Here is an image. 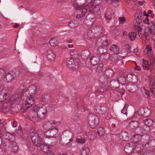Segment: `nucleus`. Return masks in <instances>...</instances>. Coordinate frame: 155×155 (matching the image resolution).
I'll list each match as a JSON object with an SVG mask.
<instances>
[{
    "instance_id": "f257e3e1",
    "label": "nucleus",
    "mask_w": 155,
    "mask_h": 155,
    "mask_svg": "<svg viewBox=\"0 0 155 155\" xmlns=\"http://www.w3.org/2000/svg\"><path fill=\"white\" fill-rule=\"evenodd\" d=\"M48 111L46 107L43 105H35L28 113L29 118L33 121L38 119H44L46 116Z\"/></svg>"
},
{
    "instance_id": "f03ea898",
    "label": "nucleus",
    "mask_w": 155,
    "mask_h": 155,
    "mask_svg": "<svg viewBox=\"0 0 155 155\" xmlns=\"http://www.w3.org/2000/svg\"><path fill=\"white\" fill-rule=\"evenodd\" d=\"M96 44L97 51L100 54H102L103 53L104 48L107 45L108 42L106 37L102 36L97 39Z\"/></svg>"
},
{
    "instance_id": "7ed1b4c3",
    "label": "nucleus",
    "mask_w": 155,
    "mask_h": 155,
    "mask_svg": "<svg viewBox=\"0 0 155 155\" xmlns=\"http://www.w3.org/2000/svg\"><path fill=\"white\" fill-rule=\"evenodd\" d=\"M61 124L60 121L51 120L44 122L42 125L43 129L48 130L59 126Z\"/></svg>"
},
{
    "instance_id": "20e7f679",
    "label": "nucleus",
    "mask_w": 155,
    "mask_h": 155,
    "mask_svg": "<svg viewBox=\"0 0 155 155\" xmlns=\"http://www.w3.org/2000/svg\"><path fill=\"white\" fill-rule=\"evenodd\" d=\"M19 88L20 89V91H17L16 93L10 98L11 101L14 102L16 103H18L21 101L23 91L25 88V84H24L23 85L21 86Z\"/></svg>"
},
{
    "instance_id": "39448f33",
    "label": "nucleus",
    "mask_w": 155,
    "mask_h": 155,
    "mask_svg": "<svg viewBox=\"0 0 155 155\" xmlns=\"http://www.w3.org/2000/svg\"><path fill=\"white\" fill-rule=\"evenodd\" d=\"M143 15L141 11H138L135 14V18L134 21V28L135 29H142L140 23L142 22Z\"/></svg>"
},
{
    "instance_id": "423d86ee",
    "label": "nucleus",
    "mask_w": 155,
    "mask_h": 155,
    "mask_svg": "<svg viewBox=\"0 0 155 155\" xmlns=\"http://www.w3.org/2000/svg\"><path fill=\"white\" fill-rule=\"evenodd\" d=\"M88 120L89 125L92 129L95 128L99 123V118L95 115L89 114L88 116Z\"/></svg>"
},
{
    "instance_id": "0eeeda50",
    "label": "nucleus",
    "mask_w": 155,
    "mask_h": 155,
    "mask_svg": "<svg viewBox=\"0 0 155 155\" xmlns=\"http://www.w3.org/2000/svg\"><path fill=\"white\" fill-rule=\"evenodd\" d=\"M31 140L35 144L37 147H39L41 143L42 140L39 135L35 133L34 129H32L30 131Z\"/></svg>"
},
{
    "instance_id": "6e6552de",
    "label": "nucleus",
    "mask_w": 155,
    "mask_h": 155,
    "mask_svg": "<svg viewBox=\"0 0 155 155\" xmlns=\"http://www.w3.org/2000/svg\"><path fill=\"white\" fill-rule=\"evenodd\" d=\"M60 133L57 127L47 130L45 133L46 138H56L58 137Z\"/></svg>"
},
{
    "instance_id": "1a4fd4ad",
    "label": "nucleus",
    "mask_w": 155,
    "mask_h": 155,
    "mask_svg": "<svg viewBox=\"0 0 155 155\" xmlns=\"http://www.w3.org/2000/svg\"><path fill=\"white\" fill-rule=\"evenodd\" d=\"M36 87L34 85L29 86L24 93L26 96H35L36 93Z\"/></svg>"
},
{
    "instance_id": "9d476101",
    "label": "nucleus",
    "mask_w": 155,
    "mask_h": 155,
    "mask_svg": "<svg viewBox=\"0 0 155 155\" xmlns=\"http://www.w3.org/2000/svg\"><path fill=\"white\" fill-rule=\"evenodd\" d=\"M67 65L68 67L73 70L76 69L78 68L77 63H75L73 59L70 58L67 59Z\"/></svg>"
},
{
    "instance_id": "9b49d317",
    "label": "nucleus",
    "mask_w": 155,
    "mask_h": 155,
    "mask_svg": "<svg viewBox=\"0 0 155 155\" xmlns=\"http://www.w3.org/2000/svg\"><path fill=\"white\" fill-rule=\"evenodd\" d=\"M27 98L26 101L25 107L26 108L31 107L35 102V99L34 96H26Z\"/></svg>"
},
{
    "instance_id": "f8f14e48",
    "label": "nucleus",
    "mask_w": 155,
    "mask_h": 155,
    "mask_svg": "<svg viewBox=\"0 0 155 155\" xmlns=\"http://www.w3.org/2000/svg\"><path fill=\"white\" fill-rule=\"evenodd\" d=\"M144 52L146 56L148 57L150 59L152 58L153 53L152 51L151 47L150 45H148L146 46Z\"/></svg>"
},
{
    "instance_id": "ddd939ff",
    "label": "nucleus",
    "mask_w": 155,
    "mask_h": 155,
    "mask_svg": "<svg viewBox=\"0 0 155 155\" xmlns=\"http://www.w3.org/2000/svg\"><path fill=\"white\" fill-rule=\"evenodd\" d=\"M8 94V90L5 88H0V102L6 98Z\"/></svg>"
},
{
    "instance_id": "4468645a",
    "label": "nucleus",
    "mask_w": 155,
    "mask_h": 155,
    "mask_svg": "<svg viewBox=\"0 0 155 155\" xmlns=\"http://www.w3.org/2000/svg\"><path fill=\"white\" fill-rule=\"evenodd\" d=\"M46 56L50 61H54L55 59V55L53 51L51 50H48L46 53Z\"/></svg>"
},
{
    "instance_id": "2eb2a0df",
    "label": "nucleus",
    "mask_w": 155,
    "mask_h": 155,
    "mask_svg": "<svg viewBox=\"0 0 155 155\" xmlns=\"http://www.w3.org/2000/svg\"><path fill=\"white\" fill-rule=\"evenodd\" d=\"M73 5L75 8L77 10H79L81 8H82V12L81 14V15L82 17H83L85 15L87 12V9H88V8H87V5L85 7H84V6L83 5H81V7H79V5L77 4L76 5V6H74V4Z\"/></svg>"
},
{
    "instance_id": "dca6fc26",
    "label": "nucleus",
    "mask_w": 155,
    "mask_h": 155,
    "mask_svg": "<svg viewBox=\"0 0 155 155\" xmlns=\"http://www.w3.org/2000/svg\"><path fill=\"white\" fill-rule=\"evenodd\" d=\"M150 110L147 107H145L141 110L140 113L142 115L145 117H148L150 114Z\"/></svg>"
},
{
    "instance_id": "f3484780",
    "label": "nucleus",
    "mask_w": 155,
    "mask_h": 155,
    "mask_svg": "<svg viewBox=\"0 0 155 155\" xmlns=\"http://www.w3.org/2000/svg\"><path fill=\"white\" fill-rule=\"evenodd\" d=\"M99 61V58L96 55L91 57L90 59L91 64L93 66H95L97 65Z\"/></svg>"
},
{
    "instance_id": "a211bd4d",
    "label": "nucleus",
    "mask_w": 155,
    "mask_h": 155,
    "mask_svg": "<svg viewBox=\"0 0 155 155\" xmlns=\"http://www.w3.org/2000/svg\"><path fill=\"white\" fill-rule=\"evenodd\" d=\"M112 14V10L110 9H108L105 13V18L107 21L111 18Z\"/></svg>"
},
{
    "instance_id": "6ab92c4d",
    "label": "nucleus",
    "mask_w": 155,
    "mask_h": 155,
    "mask_svg": "<svg viewBox=\"0 0 155 155\" xmlns=\"http://www.w3.org/2000/svg\"><path fill=\"white\" fill-rule=\"evenodd\" d=\"M101 7H100L99 6H96L92 13L95 15V17H99V16L101 15Z\"/></svg>"
},
{
    "instance_id": "aec40b11",
    "label": "nucleus",
    "mask_w": 155,
    "mask_h": 155,
    "mask_svg": "<svg viewBox=\"0 0 155 155\" xmlns=\"http://www.w3.org/2000/svg\"><path fill=\"white\" fill-rule=\"evenodd\" d=\"M49 43L51 46L56 47L58 44V40L56 38H52L49 41Z\"/></svg>"
},
{
    "instance_id": "412c9836",
    "label": "nucleus",
    "mask_w": 155,
    "mask_h": 155,
    "mask_svg": "<svg viewBox=\"0 0 155 155\" xmlns=\"http://www.w3.org/2000/svg\"><path fill=\"white\" fill-rule=\"evenodd\" d=\"M141 63L142 64L143 67L144 69L148 70L149 69V65L147 61L144 59H142L141 61Z\"/></svg>"
},
{
    "instance_id": "4be33fe9",
    "label": "nucleus",
    "mask_w": 155,
    "mask_h": 155,
    "mask_svg": "<svg viewBox=\"0 0 155 155\" xmlns=\"http://www.w3.org/2000/svg\"><path fill=\"white\" fill-rule=\"evenodd\" d=\"M145 126L151 127L154 124L153 121L151 119H146L143 121Z\"/></svg>"
},
{
    "instance_id": "5701e85b",
    "label": "nucleus",
    "mask_w": 155,
    "mask_h": 155,
    "mask_svg": "<svg viewBox=\"0 0 155 155\" xmlns=\"http://www.w3.org/2000/svg\"><path fill=\"white\" fill-rule=\"evenodd\" d=\"M142 30H139L138 33L139 34H142ZM143 35L145 37H146L148 35L150 34L153 33V31H152V30H143Z\"/></svg>"
},
{
    "instance_id": "b1692460",
    "label": "nucleus",
    "mask_w": 155,
    "mask_h": 155,
    "mask_svg": "<svg viewBox=\"0 0 155 155\" xmlns=\"http://www.w3.org/2000/svg\"><path fill=\"white\" fill-rule=\"evenodd\" d=\"M40 147L41 150L45 153L48 152L51 148L46 144H44L41 145L39 146Z\"/></svg>"
},
{
    "instance_id": "393cba45",
    "label": "nucleus",
    "mask_w": 155,
    "mask_h": 155,
    "mask_svg": "<svg viewBox=\"0 0 155 155\" xmlns=\"http://www.w3.org/2000/svg\"><path fill=\"white\" fill-rule=\"evenodd\" d=\"M90 53L89 51L85 50L82 51L81 53V57L82 58L84 59H87L90 56Z\"/></svg>"
},
{
    "instance_id": "a878e982",
    "label": "nucleus",
    "mask_w": 155,
    "mask_h": 155,
    "mask_svg": "<svg viewBox=\"0 0 155 155\" xmlns=\"http://www.w3.org/2000/svg\"><path fill=\"white\" fill-rule=\"evenodd\" d=\"M5 138V139L11 141H13L15 139L14 135L9 133H6Z\"/></svg>"
},
{
    "instance_id": "bb28decb",
    "label": "nucleus",
    "mask_w": 155,
    "mask_h": 155,
    "mask_svg": "<svg viewBox=\"0 0 155 155\" xmlns=\"http://www.w3.org/2000/svg\"><path fill=\"white\" fill-rule=\"evenodd\" d=\"M13 78L14 76L12 74L9 73H8L5 75L4 80L6 82H9L12 81Z\"/></svg>"
},
{
    "instance_id": "cd10ccee",
    "label": "nucleus",
    "mask_w": 155,
    "mask_h": 155,
    "mask_svg": "<svg viewBox=\"0 0 155 155\" xmlns=\"http://www.w3.org/2000/svg\"><path fill=\"white\" fill-rule=\"evenodd\" d=\"M133 150L132 147L130 146V144L126 145L124 148V151L126 153L128 154L130 153Z\"/></svg>"
},
{
    "instance_id": "c85d7f7f",
    "label": "nucleus",
    "mask_w": 155,
    "mask_h": 155,
    "mask_svg": "<svg viewBox=\"0 0 155 155\" xmlns=\"http://www.w3.org/2000/svg\"><path fill=\"white\" fill-rule=\"evenodd\" d=\"M105 75L108 78H111L113 76L114 72L110 69H107L105 71Z\"/></svg>"
},
{
    "instance_id": "c756f323",
    "label": "nucleus",
    "mask_w": 155,
    "mask_h": 155,
    "mask_svg": "<svg viewBox=\"0 0 155 155\" xmlns=\"http://www.w3.org/2000/svg\"><path fill=\"white\" fill-rule=\"evenodd\" d=\"M95 109L97 113L100 114L102 112L105 110V107L102 105H98L96 107Z\"/></svg>"
},
{
    "instance_id": "7c9ffc66",
    "label": "nucleus",
    "mask_w": 155,
    "mask_h": 155,
    "mask_svg": "<svg viewBox=\"0 0 155 155\" xmlns=\"http://www.w3.org/2000/svg\"><path fill=\"white\" fill-rule=\"evenodd\" d=\"M129 126L133 130H136V128L138 127V124L137 121H133L130 122L129 124Z\"/></svg>"
},
{
    "instance_id": "2f4dec72",
    "label": "nucleus",
    "mask_w": 155,
    "mask_h": 155,
    "mask_svg": "<svg viewBox=\"0 0 155 155\" xmlns=\"http://www.w3.org/2000/svg\"><path fill=\"white\" fill-rule=\"evenodd\" d=\"M127 87L128 88H130L132 92L136 91L137 89V86L135 83L129 84L127 86Z\"/></svg>"
},
{
    "instance_id": "473e14b6",
    "label": "nucleus",
    "mask_w": 155,
    "mask_h": 155,
    "mask_svg": "<svg viewBox=\"0 0 155 155\" xmlns=\"http://www.w3.org/2000/svg\"><path fill=\"white\" fill-rule=\"evenodd\" d=\"M127 78H131V79L134 81L135 83H136L137 81V76L132 73L128 74L127 76Z\"/></svg>"
},
{
    "instance_id": "72a5a7b5",
    "label": "nucleus",
    "mask_w": 155,
    "mask_h": 155,
    "mask_svg": "<svg viewBox=\"0 0 155 155\" xmlns=\"http://www.w3.org/2000/svg\"><path fill=\"white\" fill-rule=\"evenodd\" d=\"M96 6L95 5H94L92 3H89L88 5H87V8H88V11L92 13Z\"/></svg>"
},
{
    "instance_id": "f704fd0d",
    "label": "nucleus",
    "mask_w": 155,
    "mask_h": 155,
    "mask_svg": "<svg viewBox=\"0 0 155 155\" xmlns=\"http://www.w3.org/2000/svg\"><path fill=\"white\" fill-rule=\"evenodd\" d=\"M120 138L123 141H127L129 138L127 136V134L126 133H123L121 134V136H120Z\"/></svg>"
},
{
    "instance_id": "c9c22d12",
    "label": "nucleus",
    "mask_w": 155,
    "mask_h": 155,
    "mask_svg": "<svg viewBox=\"0 0 155 155\" xmlns=\"http://www.w3.org/2000/svg\"><path fill=\"white\" fill-rule=\"evenodd\" d=\"M150 87L151 89L152 88L153 89V90H151L150 92V93H153L155 92L154 91H155V80H151L150 81Z\"/></svg>"
},
{
    "instance_id": "e433bc0d",
    "label": "nucleus",
    "mask_w": 155,
    "mask_h": 155,
    "mask_svg": "<svg viewBox=\"0 0 155 155\" xmlns=\"http://www.w3.org/2000/svg\"><path fill=\"white\" fill-rule=\"evenodd\" d=\"M90 153L89 148L86 147L84 148L81 151L82 155H88Z\"/></svg>"
},
{
    "instance_id": "4c0bfd02",
    "label": "nucleus",
    "mask_w": 155,
    "mask_h": 155,
    "mask_svg": "<svg viewBox=\"0 0 155 155\" xmlns=\"http://www.w3.org/2000/svg\"><path fill=\"white\" fill-rule=\"evenodd\" d=\"M136 35L137 34L135 32H131L129 33L128 37L131 41H133L135 39Z\"/></svg>"
},
{
    "instance_id": "58836bf2",
    "label": "nucleus",
    "mask_w": 155,
    "mask_h": 155,
    "mask_svg": "<svg viewBox=\"0 0 155 155\" xmlns=\"http://www.w3.org/2000/svg\"><path fill=\"white\" fill-rule=\"evenodd\" d=\"M78 53L76 50H72L70 52V55L74 58H76L78 57Z\"/></svg>"
},
{
    "instance_id": "ea45409f",
    "label": "nucleus",
    "mask_w": 155,
    "mask_h": 155,
    "mask_svg": "<svg viewBox=\"0 0 155 155\" xmlns=\"http://www.w3.org/2000/svg\"><path fill=\"white\" fill-rule=\"evenodd\" d=\"M97 133L99 136L102 137L104 135L105 131L102 128L99 127L98 129Z\"/></svg>"
},
{
    "instance_id": "a19ab883",
    "label": "nucleus",
    "mask_w": 155,
    "mask_h": 155,
    "mask_svg": "<svg viewBox=\"0 0 155 155\" xmlns=\"http://www.w3.org/2000/svg\"><path fill=\"white\" fill-rule=\"evenodd\" d=\"M110 50L111 51L115 52H117L119 50V48L118 46L115 45H113L111 46Z\"/></svg>"
},
{
    "instance_id": "79ce46f5",
    "label": "nucleus",
    "mask_w": 155,
    "mask_h": 155,
    "mask_svg": "<svg viewBox=\"0 0 155 155\" xmlns=\"http://www.w3.org/2000/svg\"><path fill=\"white\" fill-rule=\"evenodd\" d=\"M12 151L14 153H16L18 150V147L16 143H13Z\"/></svg>"
},
{
    "instance_id": "37998d69",
    "label": "nucleus",
    "mask_w": 155,
    "mask_h": 155,
    "mask_svg": "<svg viewBox=\"0 0 155 155\" xmlns=\"http://www.w3.org/2000/svg\"><path fill=\"white\" fill-rule=\"evenodd\" d=\"M103 67V64L102 63H100L98 65L96 71L99 72H101L102 71Z\"/></svg>"
},
{
    "instance_id": "c03bdc74",
    "label": "nucleus",
    "mask_w": 155,
    "mask_h": 155,
    "mask_svg": "<svg viewBox=\"0 0 155 155\" xmlns=\"http://www.w3.org/2000/svg\"><path fill=\"white\" fill-rule=\"evenodd\" d=\"M141 91L143 93L145 94L148 98H150V93L148 90H146L144 87H143L141 89Z\"/></svg>"
},
{
    "instance_id": "a18cd8bd",
    "label": "nucleus",
    "mask_w": 155,
    "mask_h": 155,
    "mask_svg": "<svg viewBox=\"0 0 155 155\" xmlns=\"http://www.w3.org/2000/svg\"><path fill=\"white\" fill-rule=\"evenodd\" d=\"M76 142L77 143L82 144L84 143L85 142V139L83 138H77L76 139Z\"/></svg>"
},
{
    "instance_id": "49530a36",
    "label": "nucleus",
    "mask_w": 155,
    "mask_h": 155,
    "mask_svg": "<svg viewBox=\"0 0 155 155\" xmlns=\"http://www.w3.org/2000/svg\"><path fill=\"white\" fill-rule=\"evenodd\" d=\"M149 29H155V24L153 22H150L148 23Z\"/></svg>"
},
{
    "instance_id": "de8ad7c7",
    "label": "nucleus",
    "mask_w": 155,
    "mask_h": 155,
    "mask_svg": "<svg viewBox=\"0 0 155 155\" xmlns=\"http://www.w3.org/2000/svg\"><path fill=\"white\" fill-rule=\"evenodd\" d=\"M128 106L127 105H125L124 106V108L121 110V113L124 114H126L127 109L128 108Z\"/></svg>"
},
{
    "instance_id": "09e8293b",
    "label": "nucleus",
    "mask_w": 155,
    "mask_h": 155,
    "mask_svg": "<svg viewBox=\"0 0 155 155\" xmlns=\"http://www.w3.org/2000/svg\"><path fill=\"white\" fill-rule=\"evenodd\" d=\"M119 22L120 24H123L126 21L125 18L124 17H120L119 18Z\"/></svg>"
},
{
    "instance_id": "8fccbe9b",
    "label": "nucleus",
    "mask_w": 155,
    "mask_h": 155,
    "mask_svg": "<svg viewBox=\"0 0 155 155\" xmlns=\"http://www.w3.org/2000/svg\"><path fill=\"white\" fill-rule=\"evenodd\" d=\"M150 64L151 65H155V56L150 59Z\"/></svg>"
},
{
    "instance_id": "3c124183",
    "label": "nucleus",
    "mask_w": 155,
    "mask_h": 155,
    "mask_svg": "<svg viewBox=\"0 0 155 155\" xmlns=\"http://www.w3.org/2000/svg\"><path fill=\"white\" fill-rule=\"evenodd\" d=\"M148 17H146L145 18V19L143 20V22L145 24H148V22L149 21V18H148Z\"/></svg>"
},
{
    "instance_id": "603ef678",
    "label": "nucleus",
    "mask_w": 155,
    "mask_h": 155,
    "mask_svg": "<svg viewBox=\"0 0 155 155\" xmlns=\"http://www.w3.org/2000/svg\"><path fill=\"white\" fill-rule=\"evenodd\" d=\"M46 153L48 154V155H54L52 151V150L51 148L50 150H49L48 152H47Z\"/></svg>"
},
{
    "instance_id": "864d4df0",
    "label": "nucleus",
    "mask_w": 155,
    "mask_h": 155,
    "mask_svg": "<svg viewBox=\"0 0 155 155\" xmlns=\"http://www.w3.org/2000/svg\"><path fill=\"white\" fill-rule=\"evenodd\" d=\"M17 122L15 121H13V122H12V125L13 127H15L17 126Z\"/></svg>"
},
{
    "instance_id": "5fc2aeb1",
    "label": "nucleus",
    "mask_w": 155,
    "mask_h": 155,
    "mask_svg": "<svg viewBox=\"0 0 155 155\" xmlns=\"http://www.w3.org/2000/svg\"><path fill=\"white\" fill-rule=\"evenodd\" d=\"M5 74V71L3 69H0V75H2Z\"/></svg>"
},
{
    "instance_id": "6e6d98bb",
    "label": "nucleus",
    "mask_w": 155,
    "mask_h": 155,
    "mask_svg": "<svg viewBox=\"0 0 155 155\" xmlns=\"http://www.w3.org/2000/svg\"><path fill=\"white\" fill-rule=\"evenodd\" d=\"M152 39L154 41V49L155 50V31H154V33L152 37Z\"/></svg>"
},
{
    "instance_id": "4d7b16f0",
    "label": "nucleus",
    "mask_w": 155,
    "mask_h": 155,
    "mask_svg": "<svg viewBox=\"0 0 155 155\" xmlns=\"http://www.w3.org/2000/svg\"><path fill=\"white\" fill-rule=\"evenodd\" d=\"M120 79V78H119L118 79V81H119V83H120L121 84H124V81H125L124 78L123 77L122 78V79L123 81H121V80Z\"/></svg>"
},
{
    "instance_id": "13d9d810",
    "label": "nucleus",
    "mask_w": 155,
    "mask_h": 155,
    "mask_svg": "<svg viewBox=\"0 0 155 155\" xmlns=\"http://www.w3.org/2000/svg\"><path fill=\"white\" fill-rule=\"evenodd\" d=\"M140 67L137 66L136 65V66L134 68V70H135L140 71Z\"/></svg>"
},
{
    "instance_id": "bf43d9fd",
    "label": "nucleus",
    "mask_w": 155,
    "mask_h": 155,
    "mask_svg": "<svg viewBox=\"0 0 155 155\" xmlns=\"http://www.w3.org/2000/svg\"><path fill=\"white\" fill-rule=\"evenodd\" d=\"M139 137V135H138V134H136V135H135V136H134V142H135L136 143H137V141H135L136 140V139L137 137Z\"/></svg>"
},
{
    "instance_id": "052dcab7",
    "label": "nucleus",
    "mask_w": 155,
    "mask_h": 155,
    "mask_svg": "<svg viewBox=\"0 0 155 155\" xmlns=\"http://www.w3.org/2000/svg\"><path fill=\"white\" fill-rule=\"evenodd\" d=\"M144 2H145L144 1H142V2H140V1H138V4L140 5V6H141V5H142L144 3Z\"/></svg>"
},
{
    "instance_id": "680f3d73",
    "label": "nucleus",
    "mask_w": 155,
    "mask_h": 155,
    "mask_svg": "<svg viewBox=\"0 0 155 155\" xmlns=\"http://www.w3.org/2000/svg\"><path fill=\"white\" fill-rule=\"evenodd\" d=\"M83 17L81 15H77L76 16V18L77 19H80V18L81 19L82 17Z\"/></svg>"
},
{
    "instance_id": "e2e57ef3",
    "label": "nucleus",
    "mask_w": 155,
    "mask_h": 155,
    "mask_svg": "<svg viewBox=\"0 0 155 155\" xmlns=\"http://www.w3.org/2000/svg\"><path fill=\"white\" fill-rule=\"evenodd\" d=\"M143 16L145 15L146 17H149V15L147 14V12L145 11H144L143 13Z\"/></svg>"
},
{
    "instance_id": "0e129e2a",
    "label": "nucleus",
    "mask_w": 155,
    "mask_h": 155,
    "mask_svg": "<svg viewBox=\"0 0 155 155\" xmlns=\"http://www.w3.org/2000/svg\"><path fill=\"white\" fill-rule=\"evenodd\" d=\"M19 26V25L17 23H15L13 25V27L14 28H16Z\"/></svg>"
},
{
    "instance_id": "69168bd1",
    "label": "nucleus",
    "mask_w": 155,
    "mask_h": 155,
    "mask_svg": "<svg viewBox=\"0 0 155 155\" xmlns=\"http://www.w3.org/2000/svg\"><path fill=\"white\" fill-rule=\"evenodd\" d=\"M68 47L69 48H73L74 46V45L72 44H69L68 46Z\"/></svg>"
},
{
    "instance_id": "338daca9",
    "label": "nucleus",
    "mask_w": 155,
    "mask_h": 155,
    "mask_svg": "<svg viewBox=\"0 0 155 155\" xmlns=\"http://www.w3.org/2000/svg\"><path fill=\"white\" fill-rule=\"evenodd\" d=\"M152 12H153L152 11H151L150 10H149L147 12H148V14H152Z\"/></svg>"
},
{
    "instance_id": "774afa93",
    "label": "nucleus",
    "mask_w": 155,
    "mask_h": 155,
    "mask_svg": "<svg viewBox=\"0 0 155 155\" xmlns=\"http://www.w3.org/2000/svg\"><path fill=\"white\" fill-rule=\"evenodd\" d=\"M127 34V32L126 31H124L123 33V36H125V35H126Z\"/></svg>"
}]
</instances>
